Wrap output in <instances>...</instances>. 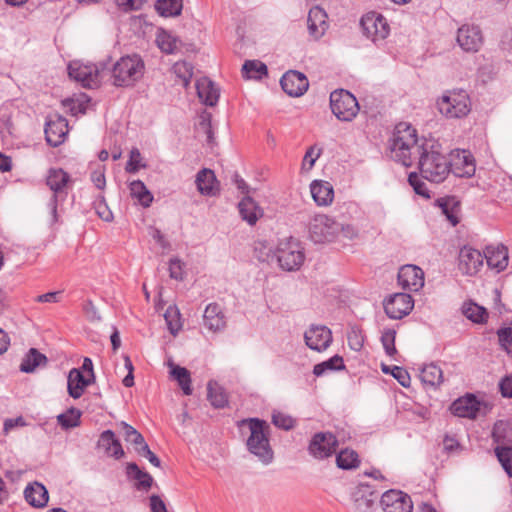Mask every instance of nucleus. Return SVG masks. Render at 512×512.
<instances>
[{
  "label": "nucleus",
  "mask_w": 512,
  "mask_h": 512,
  "mask_svg": "<svg viewBox=\"0 0 512 512\" xmlns=\"http://www.w3.org/2000/svg\"><path fill=\"white\" fill-rule=\"evenodd\" d=\"M418 159L421 176L430 182L441 183L450 173V161L442 145L433 138L422 139Z\"/></svg>",
  "instance_id": "nucleus-1"
},
{
  "label": "nucleus",
  "mask_w": 512,
  "mask_h": 512,
  "mask_svg": "<svg viewBox=\"0 0 512 512\" xmlns=\"http://www.w3.org/2000/svg\"><path fill=\"white\" fill-rule=\"evenodd\" d=\"M389 151L391 159L404 166H410L413 155H419L421 152L416 129L405 122L396 125L389 141Z\"/></svg>",
  "instance_id": "nucleus-2"
},
{
  "label": "nucleus",
  "mask_w": 512,
  "mask_h": 512,
  "mask_svg": "<svg viewBox=\"0 0 512 512\" xmlns=\"http://www.w3.org/2000/svg\"><path fill=\"white\" fill-rule=\"evenodd\" d=\"M242 428L247 427L249 436L246 440L248 451L259 461L267 465L273 460V450L269 442L270 427L264 420L249 418L241 421Z\"/></svg>",
  "instance_id": "nucleus-3"
},
{
  "label": "nucleus",
  "mask_w": 512,
  "mask_h": 512,
  "mask_svg": "<svg viewBox=\"0 0 512 512\" xmlns=\"http://www.w3.org/2000/svg\"><path fill=\"white\" fill-rule=\"evenodd\" d=\"M144 69L140 56H123L112 67V83L116 87H132L143 77Z\"/></svg>",
  "instance_id": "nucleus-4"
},
{
  "label": "nucleus",
  "mask_w": 512,
  "mask_h": 512,
  "mask_svg": "<svg viewBox=\"0 0 512 512\" xmlns=\"http://www.w3.org/2000/svg\"><path fill=\"white\" fill-rule=\"evenodd\" d=\"M494 442L497 443L495 454L508 476H512V423L498 421L492 431Z\"/></svg>",
  "instance_id": "nucleus-5"
},
{
  "label": "nucleus",
  "mask_w": 512,
  "mask_h": 512,
  "mask_svg": "<svg viewBox=\"0 0 512 512\" xmlns=\"http://www.w3.org/2000/svg\"><path fill=\"white\" fill-rule=\"evenodd\" d=\"M437 106L447 118L465 117L471 109L469 96L463 90L447 91L438 100Z\"/></svg>",
  "instance_id": "nucleus-6"
},
{
  "label": "nucleus",
  "mask_w": 512,
  "mask_h": 512,
  "mask_svg": "<svg viewBox=\"0 0 512 512\" xmlns=\"http://www.w3.org/2000/svg\"><path fill=\"white\" fill-rule=\"evenodd\" d=\"M276 257L280 267L287 271L298 270L305 259L303 247L292 237L279 242Z\"/></svg>",
  "instance_id": "nucleus-7"
},
{
  "label": "nucleus",
  "mask_w": 512,
  "mask_h": 512,
  "mask_svg": "<svg viewBox=\"0 0 512 512\" xmlns=\"http://www.w3.org/2000/svg\"><path fill=\"white\" fill-rule=\"evenodd\" d=\"M330 107L335 117L344 122L352 121L360 109L356 97L344 89L335 90L330 94Z\"/></svg>",
  "instance_id": "nucleus-8"
},
{
  "label": "nucleus",
  "mask_w": 512,
  "mask_h": 512,
  "mask_svg": "<svg viewBox=\"0 0 512 512\" xmlns=\"http://www.w3.org/2000/svg\"><path fill=\"white\" fill-rule=\"evenodd\" d=\"M70 182V176L63 169L52 168L48 171L46 183L53 191V195L48 203V207L54 221L57 218L58 201H64L67 196V187Z\"/></svg>",
  "instance_id": "nucleus-9"
},
{
  "label": "nucleus",
  "mask_w": 512,
  "mask_h": 512,
  "mask_svg": "<svg viewBox=\"0 0 512 512\" xmlns=\"http://www.w3.org/2000/svg\"><path fill=\"white\" fill-rule=\"evenodd\" d=\"M338 221L325 214L313 217L309 224V233L315 243L333 242L337 240Z\"/></svg>",
  "instance_id": "nucleus-10"
},
{
  "label": "nucleus",
  "mask_w": 512,
  "mask_h": 512,
  "mask_svg": "<svg viewBox=\"0 0 512 512\" xmlns=\"http://www.w3.org/2000/svg\"><path fill=\"white\" fill-rule=\"evenodd\" d=\"M68 74L85 88H95L100 83V68L96 64L71 61L68 65Z\"/></svg>",
  "instance_id": "nucleus-11"
},
{
  "label": "nucleus",
  "mask_w": 512,
  "mask_h": 512,
  "mask_svg": "<svg viewBox=\"0 0 512 512\" xmlns=\"http://www.w3.org/2000/svg\"><path fill=\"white\" fill-rule=\"evenodd\" d=\"M338 447V440L331 432L315 433L308 445V453L316 460L331 457Z\"/></svg>",
  "instance_id": "nucleus-12"
},
{
  "label": "nucleus",
  "mask_w": 512,
  "mask_h": 512,
  "mask_svg": "<svg viewBox=\"0 0 512 512\" xmlns=\"http://www.w3.org/2000/svg\"><path fill=\"white\" fill-rule=\"evenodd\" d=\"M361 27L366 37L371 39L374 43L383 41L390 31L386 19L375 12L368 13L362 17Z\"/></svg>",
  "instance_id": "nucleus-13"
},
{
  "label": "nucleus",
  "mask_w": 512,
  "mask_h": 512,
  "mask_svg": "<svg viewBox=\"0 0 512 512\" xmlns=\"http://www.w3.org/2000/svg\"><path fill=\"white\" fill-rule=\"evenodd\" d=\"M380 503L384 512H412L413 509L410 496L400 490L386 491Z\"/></svg>",
  "instance_id": "nucleus-14"
},
{
  "label": "nucleus",
  "mask_w": 512,
  "mask_h": 512,
  "mask_svg": "<svg viewBox=\"0 0 512 512\" xmlns=\"http://www.w3.org/2000/svg\"><path fill=\"white\" fill-rule=\"evenodd\" d=\"M67 134L68 121L66 118L58 114L49 115L45 125V137L47 143L53 147H57L64 142Z\"/></svg>",
  "instance_id": "nucleus-15"
},
{
  "label": "nucleus",
  "mask_w": 512,
  "mask_h": 512,
  "mask_svg": "<svg viewBox=\"0 0 512 512\" xmlns=\"http://www.w3.org/2000/svg\"><path fill=\"white\" fill-rule=\"evenodd\" d=\"M413 307L414 301L407 293H396L384 303V310L391 319H402L412 311Z\"/></svg>",
  "instance_id": "nucleus-16"
},
{
  "label": "nucleus",
  "mask_w": 512,
  "mask_h": 512,
  "mask_svg": "<svg viewBox=\"0 0 512 512\" xmlns=\"http://www.w3.org/2000/svg\"><path fill=\"white\" fill-rule=\"evenodd\" d=\"M306 345L315 351H325L332 343L331 330L323 325H312L304 334Z\"/></svg>",
  "instance_id": "nucleus-17"
},
{
  "label": "nucleus",
  "mask_w": 512,
  "mask_h": 512,
  "mask_svg": "<svg viewBox=\"0 0 512 512\" xmlns=\"http://www.w3.org/2000/svg\"><path fill=\"white\" fill-rule=\"evenodd\" d=\"M483 408H486V404L481 403L474 395L467 394L455 400L450 410L455 416L473 419Z\"/></svg>",
  "instance_id": "nucleus-18"
},
{
  "label": "nucleus",
  "mask_w": 512,
  "mask_h": 512,
  "mask_svg": "<svg viewBox=\"0 0 512 512\" xmlns=\"http://www.w3.org/2000/svg\"><path fill=\"white\" fill-rule=\"evenodd\" d=\"M482 40V33L478 26L466 24L458 29L457 42L466 52L478 51Z\"/></svg>",
  "instance_id": "nucleus-19"
},
{
  "label": "nucleus",
  "mask_w": 512,
  "mask_h": 512,
  "mask_svg": "<svg viewBox=\"0 0 512 512\" xmlns=\"http://www.w3.org/2000/svg\"><path fill=\"white\" fill-rule=\"evenodd\" d=\"M399 285L409 291H418L424 286V272L415 265H404L398 272Z\"/></svg>",
  "instance_id": "nucleus-20"
},
{
  "label": "nucleus",
  "mask_w": 512,
  "mask_h": 512,
  "mask_svg": "<svg viewBox=\"0 0 512 512\" xmlns=\"http://www.w3.org/2000/svg\"><path fill=\"white\" fill-rule=\"evenodd\" d=\"M354 512H372L377 499V493L368 484H359L353 494Z\"/></svg>",
  "instance_id": "nucleus-21"
},
{
  "label": "nucleus",
  "mask_w": 512,
  "mask_h": 512,
  "mask_svg": "<svg viewBox=\"0 0 512 512\" xmlns=\"http://www.w3.org/2000/svg\"><path fill=\"white\" fill-rule=\"evenodd\" d=\"M450 172L457 177H471L475 173V163L472 154L466 150H456L452 153Z\"/></svg>",
  "instance_id": "nucleus-22"
},
{
  "label": "nucleus",
  "mask_w": 512,
  "mask_h": 512,
  "mask_svg": "<svg viewBox=\"0 0 512 512\" xmlns=\"http://www.w3.org/2000/svg\"><path fill=\"white\" fill-rule=\"evenodd\" d=\"M484 263V254L472 247L464 246L459 253V269L462 273L473 275Z\"/></svg>",
  "instance_id": "nucleus-23"
},
{
  "label": "nucleus",
  "mask_w": 512,
  "mask_h": 512,
  "mask_svg": "<svg viewBox=\"0 0 512 512\" xmlns=\"http://www.w3.org/2000/svg\"><path fill=\"white\" fill-rule=\"evenodd\" d=\"M280 84L285 93L294 97L303 95L309 86L306 76L293 70L286 72L282 76Z\"/></svg>",
  "instance_id": "nucleus-24"
},
{
  "label": "nucleus",
  "mask_w": 512,
  "mask_h": 512,
  "mask_svg": "<svg viewBox=\"0 0 512 512\" xmlns=\"http://www.w3.org/2000/svg\"><path fill=\"white\" fill-rule=\"evenodd\" d=\"M308 30L314 39H319L328 28L327 14L319 6L312 7L308 13Z\"/></svg>",
  "instance_id": "nucleus-25"
},
{
  "label": "nucleus",
  "mask_w": 512,
  "mask_h": 512,
  "mask_svg": "<svg viewBox=\"0 0 512 512\" xmlns=\"http://www.w3.org/2000/svg\"><path fill=\"white\" fill-rule=\"evenodd\" d=\"M203 325L211 332H219L226 325L225 316L221 307L216 303H210L203 315Z\"/></svg>",
  "instance_id": "nucleus-26"
},
{
  "label": "nucleus",
  "mask_w": 512,
  "mask_h": 512,
  "mask_svg": "<svg viewBox=\"0 0 512 512\" xmlns=\"http://www.w3.org/2000/svg\"><path fill=\"white\" fill-rule=\"evenodd\" d=\"M196 90L199 99L207 106H215L220 92L215 83L207 77H201L196 81Z\"/></svg>",
  "instance_id": "nucleus-27"
},
{
  "label": "nucleus",
  "mask_w": 512,
  "mask_h": 512,
  "mask_svg": "<svg viewBox=\"0 0 512 512\" xmlns=\"http://www.w3.org/2000/svg\"><path fill=\"white\" fill-rule=\"evenodd\" d=\"M239 214L243 221L253 226L263 217V209L250 196H245L238 204Z\"/></svg>",
  "instance_id": "nucleus-28"
},
{
  "label": "nucleus",
  "mask_w": 512,
  "mask_h": 512,
  "mask_svg": "<svg viewBox=\"0 0 512 512\" xmlns=\"http://www.w3.org/2000/svg\"><path fill=\"white\" fill-rule=\"evenodd\" d=\"M195 183L199 193L204 196H214L219 191L216 176L211 169H201L196 174Z\"/></svg>",
  "instance_id": "nucleus-29"
},
{
  "label": "nucleus",
  "mask_w": 512,
  "mask_h": 512,
  "mask_svg": "<svg viewBox=\"0 0 512 512\" xmlns=\"http://www.w3.org/2000/svg\"><path fill=\"white\" fill-rule=\"evenodd\" d=\"M310 192L318 206H328L333 202L334 190L332 185L323 180H314L310 184Z\"/></svg>",
  "instance_id": "nucleus-30"
},
{
  "label": "nucleus",
  "mask_w": 512,
  "mask_h": 512,
  "mask_svg": "<svg viewBox=\"0 0 512 512\" xmlns=\"http://www.w3.org/2000/svg\"><path fill=\"white\" fill-rule=\"evenodd\" d=\"M92 380L86 377L80 369L73 368L68 374L67 389L69 395L78 399L82 396L86 387L91 384Z\"/></svg>",
  "instance_id": "nucleus-31"
},
{
  "label": "nucleus",
  "mask_w": 512,
  "mask_h": 512,
  "mask_svg": "<svg viewBox=\"0 0 512 512\" xmlns=\"http://www.w3.org/2000/svg\"><path fill=\"white\" fill-rule=\"evenodd\" d=\"M98 447L102 448L108 456L115 459H120L124 456L121 443L111 430H105L100 434Z\"/></svg>",
  "instance_id": "nucleus-32"
},
{
  "label": "nucleus",
  "mask_w": 512,
  "mask_h": 512,
  "mask_svg": "<svg viewBox=\"0 0 512 512\" xmlns=\"http://www.w3.org/2000/svg\"><path fill=\"white\" fill-rule=\"evenodd\" d=\"M24 496L26 501L36 508L44 507L49 500L47 489L39 482L29 484L24 490Z\"/></svg>",
  "instance_id": "nucleus-33"
},
{
  "label": "nucleus",
  "mask_w": 512,
  "mask_h": 512,
  "mask_svg": "<svg viewBox=\"0 0 512 512\" xmlns=\"http://www.w3.org/2000/svg\"><path fill=\"white\" fill-rule=\"evenodd\" d=\"M484 260L490 268L498 272L503 271L508 265V251L504 246L488 247L484 254Z\"/></svg>",
  "instance_id": "nucleus-34"
},
{
  "label": "nucleus",
  "mask_w": 512,
  "mask_h": 512,
  "mask_svg": "<svg viewBox=\"0 0 512 512\" xmlns=\"http://www.w3.org/2000/svg\"><path fill=\"white\" fill-rule=\"evenodd\" d=\"M127 475L129 478L136 481L135 487L138 490L148 491L152 486V476L142 471L135 463H129L127 465Z\"/></svg>",
  "instance_id": "nucleus-35"
},
{
  "label": "nucleus",
  "mask_w": 512,
  "mask_h": 512,
  "mask_svg": "<svg viewBox=\"0 0 512 512\" xmlns=\"http://www.w3.org/2000/svg\"><path fill=\"white\" fill-rule=\"evenodd\" d=\"M168 366L170 367L171 377L178 382V385L182 389L183 393L185 395H191L192 387L190 372L185 367L176 365L173 362H169Z\"/></svg>",
  "instance_id": "nucleus-36"
},
{
  "label": "nucleus",
  "mask_w": 512,
  "mask_h": 512,
  "mask_svg": "<svg viewBox=\"0 0 512 512\" xmlns=\"http://www.w3.org/2000/svg\"><path fill=\"white\" fill-rule=\"evenodd\" d=\"M130 195L143 207H149L153 202V195L141 180H134L129 184Z\"/></svg>",
  "instance_id": "nucleus-37"
},
{
  "label": "nucleus",
  "mask_w": 512,
  "mask_h": 512,
  "mask_svg": "<svg viewBox=\"0 0 512 512\" xmlns=\"http://www.w3.org/2000/svg\"><path fill=\"white\" fill-rule=\"evenodd\" d=\"M439 207L442 213L446 216L447 220L456 226L459 223L460 205L455 197H446L438 200Z\"/></svg>",
  "instance_id": "nucleus-38"
},
{
  "label": "nucleus",
  "mask_w": 512,
  "mask_h": 512,
  "mask_svg": "<svg viewBox=\"0 0 512 512\" xmlns=\"http://www.w3.org/2000/svg\"><path fill=\"white\" fill-rule=\"evenodd\" d=\"M422 383L430 387H437L443 381V372L436 364L425 365L420 372Z\"/></svg>",
  "instance_id": "nucleus-39"
},
{
  "label": "nucleus",
  "mask_w": 512,
  "mask_h": 512,
  "mask_svg": "<svg viewBox=\"0 0 512 512\" xmlns=\"http://www.w3.org/2000/svg\"><path fill=\"white\" fill-rule=\"evenodd\" d=\"M462 312L467 319L477 324H483L488 319V312L486 308L472 301H468L463 304Z\"/></svg>",
  "instance_id": "nucleus-40"
},
{
  "label": "nucleus",
  "mask_w": 512,
  "mask_h": 512,
  "mask_svg": "<svg viewBox=\"0 0 512 512\" xmlns=\"http://www.w3.org/2000/svg\"><path fill=\"white\" fill-rule=\"evenodd\" d=\"M207 398L215 408H224L228 403L224 389L216 382L210 381L207 385Z\"/></svg>",
  "instance_id": "nucleus-41"
},
{
  "label": "nucleus",
  "mask_w": 512,
  "mask_h": 512,
  "mask_svg": "<svg viewBox=\"0 0 512 512\" xmlns=\"http://www.w3.org/2000/svg\"><path fill=\"white\" fill-rule=\"evenodd\" d=\"M183 8L182 0H157L156 11L163 17H175L181 14Z\"/></svg>",
  "instance_id": "nucleus-42"
},
{
  "label": "nucleus",
  "mask_w": 512,
  "mask_h": 512,
  "mask_svg": "<svg viewBox=\"0 0 512 512\" xmlns=\"http://www.w3.org/2000/svg\"><path fill=\"white\" fill-rule=\"evenodd\" d=\"M267 72V66L258 60H247L242 67V75L246 79H262Z\"/></svg>",
  "instance_id": "nucleus-43"
},
{
  "label": "nucleus",
  "mask_w": 512,
  "mask_h": 512,
  "mask_svg": "<svg viewBox=\"0 0 512 512\" xmlns=\"http://www.w3.org/2000/svg\"><path fill=\"white\" fill-rule=\"evenodd\" d=\"M156 43L162 52L173 54L177 49L178 39L170 32L159 29L156 34Z\"/></svg>",
  "instance_id": "nucleus-44"
},
{
  "label": "nucleus",
  "mask_w": 512,
  "mask_h": 512,
  "mask_svg": "<svg viewBox=\"0 0 512 512\" xmlns=\"http://www.w3.org/2000/svg\"><path fill=\"white\" fill-rule=\"evenodd\" d=\"M46 361L45 355L38 352L35 348H31L29 352L22 359L20 370L25 373L33 372L36 367Z\"/></svg>",
  "instance_id": "nucleus-45"
},
{
  "label": "nucleus",
  "mask_w": 512,
  "mask_h": 512,
  "mask_svg": "<svg viewBox=\"0 0 512 512\" xmlns=\"http://www.w3.org/2000/svg\"><path fill=\"white\" fill-rule=\"evenodd\" d=\"M360 460L357 452L351 449H343L336 456L338 468L350 470L359 466Z\"/></svg>",
  "instance_id": "nucleus-46"
},
{
  "label": "nucleus",
  "mask_w": 512,
  "mask_h": 512,
  "mask_svg": "<svg viewBox=\"0 0 512 512\" xmlns=\"http://www.w3.org/2000/svg\"><path fill=\"white\" fill-rule=\"evenodd\" d=\"M345 368L343 358L339 355H334L330 359L316 364L313 368L315 376L319 377L324 375L326 371H339Z\"/></svg>",
  "instance_id": "nucleus-47"
},
{
  "label": "nucleus",
  "mask_w": 512,
  "mask_h": 512,
  "mask_svg": "<svg viewBox=\"0 0 512 512\" xmlns=\"http://www.w3.org/2000/svg\"><path fill=\"white\" fill-rule=\"evenodd\" d=\"M82 412L74 407L69 408L66 412L57 416L58 424L63 429H71L80 425Z\"/></svg>",
  "instance_id": "nucleus-48"
},
{
  "label": "nucleus",
  "mask_w": 512,
  "mask_h": 512,
  "mask_svg": "<svg viewBox=\"0 0 512 512\" xmlns=\"http://www.w3.org/2000/svg\"><path fill=\"white\" fill-rule=\"evenodd\" d=\"M164 318L170 333L177 335L182 328L179 309L175 305H170L164 313Z\"/></svg>",
  "instance_id": "nucleus-49"
},
{
  "label": "nucleus",
  "mask_w": 512,
  "mask_h": 512,
  "mask_svg": "<svg viewBox=\"0 0 512 512\" xmlns=\"http://www.w3.org/2000/svg\"><path fill=\"white\" fill-rule=\"evenodd\" d=\"M119 425L122 428L125 440L134 444L135 449L137 447H143L146 445L143 436L134 427L127 424L126 422H121Z\"/></svg>",
  "instance_id": "nucleus-50"
},
{
  "label": "nucleus",
  "mask_w": 512,
  "mask_h": 512,
  "mask_svg": "<svg viewBox=\"0 0 512 512\" xmlns=\"http://www.w3.org/2000/svg\"><path fill=\"white\" fill-rule=\"evenodd\" d=\"M497 336L502 349L512 358V323L507 327L498 329Z\"/></svg>",
  "instance_id": "nucleus-51"
},
{
  "label": "nucleus",
  "mask_w": 512,
  "mask_h": 512,
  "mask_svg": "<svg viewBox=\"0 0 512 512\" xmlns=\"http://www.w3.org/2000/svg\"><path fill=\"white\" fill-rule=\"evenodd\" d=\"M174 73L182 80L183 85L187 86L193 75V68L190 63L185 61L176 62L173 66Z\"/></svg>",
  "instance_id": "nucleus-52"
},
{
  "label": "nucleus",
  "mask_w": 512,
  "mask_h": 512,
  "mask_svg": "<svg viewBox=\"0 0 512 512\" xmlns=\"http://www.w3.org/2000/svg\"><path fill=\"white\" fill-rule=\"evenodd\" d=\"M382 371L384 373H391L392 376L403 386L409 387L411 378L407 370L399 366H393L391 369L388 366H383Z\"/></svg>",
  "instance_id": "nucleus-53"
},
{
  "label": "nucleus",
  "mask_w": 512,
  "mask_h": 512,
  "mask_svg": "<svg viewBox=\"0 0 512 512\" xmlns=\"http://www.w3.org/2000/svg\"><path fill=\"white\" fill-rule=\"evenodd\" d=\"M396 331L394 329H384L381 335V342L387 355L392 356L396 353L395 348Z\"/></svg>",
  "instance_id": "nucleus-54"
},
{
  "label": "nucleus",
  "mask_w": 512,
  "mask_h": 512,
  "mask_svg": "<svg viewBox=\"0 0 512 512\" xmlns=\"http://www.w3.org/2000/svg\"><path fill=\"white\" fill-rule=\"evenodd\" d=\"M142 156L137 148H133L130 151L129 160L126 164L125 170L128 173H136L141 167H145V164L141 163Z\"/></svg>",
  "instance_id": "nucleus-55"
},
{
  "label": "nucleus",
  "mask_w": 512,
  "mask_h": 512,
  "mask_svg": "<svg viewBox=\"0 0 512 512\" xmlns=\"http://www.w3.org/2000/svg\"><path fill=\"white\" fill-rule=\"evenodd\" d=\"M255 257L261 262H268L272 255V247L264 241H258L254 245Z\"/></svg>",
  "instance_id": "nucleus-56"
},
{
  "label": "nucleus",
  "mask_w": 512,
  "mask_h": 512,
  "mask_svg": "<svg viewBox=\"0 0 512 512\" xmlns=\"http://www.w3.org/2000/svg\"><path fill=\"white\" fill-rule=\"evenodd\" d=\"M409 184L413 187L416 194L423 196L425 198H429V190L426 184L421 180V178L416 173H411L408 177Z\"/></svg>",
  "instance_id": "nucleus-57"
},
{
  "label": "nucleus",
  "mask_w": 512,
  "mask_h": 512,
  "mask_svg": "<svg viewBox=\"0 0 512 512\" xmlns=\"http://www.w3.org/2000/svg\"><path fill=\"white\" fill-rule=\"evenodd\" d=\"M272 422L276 427L289 430L294 426V420L291 416L282 412H274L272 415Z\"/></svg>",
  "instance_id": "nucleus-58"
},
{
  "label": "nucleus",
  "mask_w": 512,
  "mask_h": 512,
  "mask_svg": "<svg viewBox=\"0 0 512 512\" xmlns=\"http://www.w3.org/2000/svg\"><path fill=\"white\" fill-rule=\"evenodd\" d=\"M357 236L358 229L355 226L338 222L337 239L343 237L344 239L352 240Z\"/></svg>",
  "instance_id": "nucleus-59"
},
{
  "label": "nucleus",
  "mask_w": 512,
  "mask_h": 512,
  "mask_svg": "<svg viewBox=\"0 0 512 512\" xmlns=\"http://www.w3.org/2000/svg\"><path fill=\"white\" fill-rule=\"evenodd\" d=\"M184 264L178 258H172L169 262V274L172 279L182 280L184 277Z\"/></svg>",
  "instance_id": "nucleus-60"
},
{
  "label": "nucleus",
  "mask_w": 512,
  "mask_h": 512,
  "mask_svg": "<svg viewBox=\"0 0 512 512\" xmlns=\"http://www.w3.org/2000/svg\"><path fill=\"white\" fill-rule=\"evenodd\" d=\"M90 179L98 189L103 190L106 186L104 166H101L94 170L90 175Z\"/></svg>",
  "instance_id": "nucleus-61"
},
{
  "label": "nucleus",
  "mask_w": 512,
  "mask_h": 512,
  "mask_svg": "<svg viewBox=\"0 0 512 512\" xmlns=\"http://www.w3.org/2000/svg\"><path fill=\"white\" fill-rule=\"evenodd\" d=\"M320 152L315 153L314 147H310L303 158L302 169L310 170L314 166Z\"/></svg>",
  "instance_id": "nucleus-62"
},
{
  "label": "nucleus",
  "mask_w": 512,
  "mask_h": 512,
  "mask_svg": "<svg viewBox=\"0 0 512 512\" xmlns=\"http://www.w3.org/2000/svg\"><path fill=\"white\" fill-rule=\"evenodd\" d=\"M499 390L503 397L512 398V375H507L499 381Z\"/></svg>",
  "instance_id": "nucleus-63"
},
{
  "label": "nucleus",
  "mask_w": 512,
  "mask_h": 512,
  "mask_svg": "<svg viewBox=\"0 0 512 512\" xmlns=\"http://www.w3.org/2000/svg\"><path fill=\"white\" fill-rule=\"evenodd\" d=\"M136 451L138 452V454H140L141 456L145 457L148 459V461L155 467H159L160 466V460L159 458L150 450V448L148 447V445L146 444L145 446L143 447H137L136 448Z\"/></svg>",
  "instance_id": "nucleus-64"
}]
</instances>
